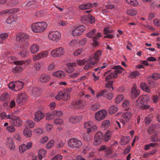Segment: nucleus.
<instances>
[{
    "mask_svg": "<svg viewBox=\"0 0 160 160\" xmlns=\"http://www.w3.org/2000/svg\"><path fill=\"white\" fill-rule=\"evenodd\" d=\"M102 54V51L98 50L95 52L94 56H91L87 60L86 64L84 67V69L87 70L89 68L92 67L98 62Z\"/></svg>",
    "mask_w": 160,
    "mask_h": 160,
    "instance_id": "f257e3e1",
    "label": "nucleus"
},
{
    "mask_svg": "<svg viewBox=\"0 0 160 160\" xmlns=\"http://www.w3.org/2000/svg\"><path fill=\"white\" fill-rule=\"evenodd\" d=\"M47 25L44 22H37L32 23L31 26L32 31L35 33L43 32L47 28Z\"/></svg>",
    "mask_w": 160,
    "mask_h": 160,
    "instance_id": "f03ea898",
    "label": "nucleus"
},
{
    "mask_svg": "<svg viewBox=\"0 0 160 160\" xmlns=\"http://www.w3.org/2000/svg\"><path fill=\"white\" fill-rule=\"evenodd\" d=\"M149 100V97L147 95L142 96L139 97L138 100L136 101L137 105L139 108L142 109H148L150 106L147 104V102Z\"/></svg>",
    "mask_w": 160,
    "mask_h": 160,
    "instance_id": "7ed1b4c3",
    "label": "nucleus"
},
{
    "mask_svg": "<svg viewBox=\"0 0 160 160\" xmlns=\"http://www.w3.org/2000/svg\"><path fill=\"white\" fill-rule=\"evenodd\" d=\"M68 146L74 149H78L82 146V142L76 138H72L70 139L68 142Z\"/></svg>",
    "mask_w": 160,
    "mask_h": 160,
    "instance_id": "20e7f679",
    "label": "nucleus"
},
{
    "mask_svg": "<svg viewBox=\"0 0 160 160\" xmlns=\"http://www.w3.org/2000/svg\"><path fill=\"white\" fill-rule=\"evenodd\" d=\"M29 36L24 33L20 32L16 37L17 41L21 42L23 44H25L28 41Z\"/></svg>",
    "mask_w": 160,
    "mask_h": 160,
    "instance_id": "39448f33",
    "label": "nucleus"
},
{
    "mask_svg": "<svg viewBox=\"0 0 160 160\" xmlns=\"http://www.w3.org/2000/svg\"><path fill=\"white\" fill-rule=\"evenodd\" d=\"M84 126L85 128L87 129V131L88 134L91 132L96 131L98 128V126L96 125H93V123L91 121L85 122Z\"/></svg>",
    "mask_w": 160,
    "mask_h": 160,
    "instance_id": "423d86ee",
    "label": "nucleus"
},
{
    "mask_svg": "<svg viewBox=\"0 0 160 160\" xmlns=\"http://www.w3.org/2000/svg\"><path fill=\"white\" fill-rule=\"evenodd\" d=\"M61 34L58 32H51L48 36V38L50 40L52 41L57 42H58L60 39Z\"/></svg>",
    "mask_w": 160,
    "mask_h": 160,
    "instance_id": "0eeeda50",
    "label": "nucleus"
},
{
    "mask_svg": "<svg viewBox=\"0 0 160 160\" xmlns=\"http://www.w3.org/2000/svg\"><path fill=\"white\" fill-rule=\"evenodd\" d=\"M64 53V51L62 47L54 49L51 52V56L54 58L60 57Z\"/></svg>",
    "mask_w": 160,
    "mask_h": 160,
    "instance_id": "6e6552de",
    "label": "nucleus"
},
{
    "mask_svg": "<svg viewBox=\"0 0 160 160\" xmlns=\"http://www.w3.org/2000/svg\"><path fill=\"white\" fill-rule=\"evenodd\" d=\"M85 29V27L83 25L76 27L72 31V35L74 37L80 35L84 32Z\"/></svg>",
    "mask_w": 160,
    "mask_h": 160,
    "instance_id": "1a4fd4ad",
    "label": "nucleus"
},
{
    "mask_svg": "<svg viewBox=\"0 0 160 160\" xmlns=\"http://www.w3.org/2000/svg\"><path fill=\"white\" fill-rule=\"evenodd\" d=\"M86 105V102L85 101L79 100L77 102H72L70 106L72 108L82 109Z\"/></svg>",
    "mask_w": 160,
    "mask_h": 160,
    "instance_id": "9d476101",
    "label": "nucleus"
},
{
    "mask_svg": "<svg viewBox=\"0 0 160 160\" xmlns=\"http://www.w3.org/2000/svg\"><path fill=\"white\" fill-rule=\"evenodd\" d=\"M107 114L105 110H100L97 112L95 115V118L98 121H101L104 119Z\"/></svg>",
    "mask_w": 160,
    "mask_h": 160,
    "instance_id": "9b49d317",
    "label": "nucleus"
},
{
    "mask_svg": "<svg viewBox=\"0 0 160 160\" xmlns=\"http://www.w3.org/2000/svg\"><path fill=\"white\" fill-rule=\"evenodd\" d=\"M70 97L69 94L68 92H59L55 96V98L58 100L61 99L67 100Z\"/></svg>",
    "mask_w": 160,
    "mask_h": 160,
    "instance_id": "f8f14e48",
    "label": "nucleus"
},
{
    "mask_svg": "<svg viewBox=\"0 0 160 160\" xmlns=\"http://www.w3.org/2000/svg\"><path fill=\"white\" fill-rule=\"evenodd\" d=\"M139 94V91L136 85H134L132 88L131 92V97L132 99H134L137 97Z\"/></svg>",
    "mask_w": 160,
    "mask_h": 160,
    "instance_id": "ddd939ff",
    "label": "nucleus"
},
{
    "mask_svg": "<svg viewBox=\"0 0 160 160\" xmlns=\"http://www.w3.org/2000/svg\"><path fill=\"white\" fill-rule=\"evenodd\" d=\"M131 113L129 112L123 113L122 114V119L123 121V123L124 124L128 122L131 118Z\"/></svg>",
    "mask_w": 160,
    "mask_h": 160,
    "instance_id": "4468645a",
    "label": "nucleus"
},
{
    "mask_svg": "<svg viewBox=\"0 0 160 160\" xmlns=\"http://www.w3.org/2000/svg\"><path fill=\"white\" fill-rule=\"evenodd\" d=\"M68 68L65 69V72L70 73L75 70L74 67L76 66V64L75 62L68 63L67 64Z\"/></svg>",
    "mask_w": 160,
    "mask_h": 160,
    "instance_id": "2eb2a0df",
    "label": "nucleus"
},
{
    "mask_svg": "<svg viewBox=\"0 0 160 160\" xmlns=\"http://www.w3.org/2000/svg\"><path fill=\"white\" fill-rule=\"evenodd\" d=\"M44 116L42 112L40 111H38L35 113L34 121L36 122H39L44 118Z\"/></svg>",
    "mask_w": 160,
    "mask_h": 160,
    "instance_id": "dca6fc26",
    "label": "nucleus"
},
{
    "mask_svg": "<svg viewBox=\"0 0 160 160\" xmlns=\"http://www.w3.org/2000/svg\"><path fill=\"white\" fill-rule=\"evenodd\" d=\"M82 117L80 116H74L70 118L69 121L72 123L79 122L82 119Z\"/></svg>",
    "mask_w": 160,
    "mask_h": 160,
    "instance_id": "f3484780",
    "label": "nucleus"
},
{
    "mask_svg": "<svg viewBox=\"0 0 160 160\" xmlns=\"http://www.w3.org/2000/svg\"><path fill=\"white\" fill-rule=\"evenodd\" d=\"M39 46L36 44H33L30 46V51L33 54L36 53L38 51Z\"/></svg>",
    "mask_w": 160,
    "mask_h": 160,
    "instance_id": "a211bd4d",
    "label": "nucleus"
},
{
    "mask_svg": "<svg viewBox=\"0 0 160 160\" xmlns=\"http://www.w3.org/2000/svg\"><path fill=\"white\" fill-rule=\"evenodd\" d=\"M118 110L117 106L116 105H113L109 107L108 112L109 114L112 115L116 113Z\"/></svg>",
    "mask_w": 160,
    "mask_h": 160,
    "instance_id": "6ab92c4d",
    "label": "nucleus"
},
{
    "mask_svg": "<svg viewBox=\"0 0 160 160\" xmlns=\"http://www.w3.org/2000/svg\"><path fill=\"white\" fill-rule=\"evenodd\" d=\"M50 80V76L48 75L44 74L42 75L40 78V81L43 83L48 82Z\"/></svg>",
    "mask_w": 160,
    "mask_h": 160,
    "instance_id": "aec40b11",
    "label": "nucleus"
},
{
    "mask_svg": "<svg viewBox=\"0 0 160 160\" xmlns=\"http://www.w3.org/2000/svg\"><path fill=\"white\" fill-rule=\"evenodd\" d=\"M92 7L93 5L91 3H83L81 4L79 6V8L81 10H84L91 8Z\"/></svg>",
    "mask_w": 160,
    "mask_h": 160,
    "instance_id": "412c9836",
    "label": "nucleus"
},
{
    "mask_svg": "<svg viewBox=\"0 0 160 160\" xmlns=\"http://www.w3.org/2000/svg\"><path fill=\"white\" fill-rule=\"evenodd\" d=\"M6 143L10 149H12L14 148L15 145L13 142L12 138H8Z\"/></svg>",
    "mask_w": 160,
    "mask_h": 160,
    "instance_id": "4be33fe9",
    "label": "nucleus"
},
{
    "mask_svg": "<svg viewBox=\"0 0 160 160\" xmlns=\"http://www.w3.org/2000/svg\"><path fill=\"white\" fill-rule=\"evenodd\" d=\"M113 69L114 71L113 72L117 75V77L118 74L121 73L124 70V69L120 66H115L114 67Z\"/></svg>",
    "mask_w": 160,
    "mask_h": 160,
    "instance_id": "5701e85b",
    "label": "nucleus"
},
{
    "mask_svg": "<svg viewBox=\"0 0 160 160\" xmlns=\"http://www.w3.org/2000/svg\"><path fill=\"white\" fill-rule=\"evenodd\" d=\"M160 128V125L158 124L151 125L148 130V132L149 134L153 133L155 131V128Z\"/></svg>",
    "mask_w": 160,
    "mask_h": 160,
    "instance_id": "b1692460",
    "label": "nucleus"
},
{
    "mask_svg": "<svg viewBox=\"0 0 160 160\" xmlns=\"http://www.w3.org/2000/svg\"><path fill=\"white\" fill-rule=\"evenodd\" d=\"M65 75V73L62 71H57L53 73L54 76L60 78H63Z\"/></svg>",
    "mask_w": 160,
    "mask_h": 160,
    "instance_id": "393cba45",
    "label": "nucleus"
},
{
    "mask_svg": "<svg viewBox=\"0 0 160 160\" xmlns=\"http://www.w3.org/2000/svg\"><path fill=\"white\" fill-rule=\"evenodd\" d=\"M112 131L109 130L107 131L104 134V140L106 141H108L112 135Z\"/></svg>",
    "mask_w": 160,
    "mask_h": 160,
    "instance_id": "a878e982",
    "label": "nucleus"
},
{
    "mask_svg": "<svg viewBox=\"0 0 160 160\" xmlns=\"http://www.w3.org/2000/svg\"><path fill=\"white\" fill-rule=\"evenodd\" d=\"M32 95L35 98L39 96L40 94V90L39 88H33L32 89Z\"/></svg>",
    "mask_w": 160,
    "mask_h": 160,
    "instance_id": "bb28decb",
    "label": "nucleus"
},
{
    "mask_svg": "<svg viewBox=\"0 0 160 160\" xmlns=\"http://www.w3.org/2000/svg\"><path fill=\"white\" fill-rule=\"evenodd\" d=\"M140 87L143 91L148 93H149L151 92L150 88L145 83H141L140 85Z\"/></svg>",
    "mask_w": 160,
    "mask_h": 160,
    "instance_id": "cd10ccee",
    "label": "nucleus"
},
{
    "mask_svg": "<svg viewBox=\"0 0 160 160\" xmlns=\"http://www.w3.org/2000/svg\"><path fill=\"white\" fill-rule=\"evenodd\" d=\"M84 54V51L81 48L76 49L73 53V55L76 57L79 55L82 56Z\"/></svg>",
    "mask_w": 160,
    "mask_h": 160,
    "instance_id": "c85d7f7f",
    "label": "nucleus"
},
{
    "mask_svg": "<svg viewBox=\"0 0 160 160\" xmlns=\"http://www.w3.org/2000/svg\"><path fill=\"white\" fill-rule=\"evenodd\" d=\"M15 90L18 91L21 89L23 87V83L22 82L16 81L15 82Z\"/></svg>",
    "mask_w": 160,
    "mask_h": 160,
    "instance_id": "c756f323",
    "label": "nucleus"
},
{
    "mask_svg": "<svg viewBox=\"0 0 160 160\" xmlns=\"http://www.w3.org/2000/svg\"><path fill=\"white\" fill-rule=\"evenodd\" d=\"M23 134L27 138L31 137L32 136L31 130L28 128H26L23 130Z\"/></svg>",
    "mask_w": 160,
    "mask_h": 160,
    "instance_id": "7c9ffc66",
    "label": "nucleus"
},
{
    "mask_svg": "<svg viewBox=\"0 0 160 160\" xmlns=\"http://www.w3.org/2000/svg\"><path fill=\"white\" fill-rule=\"evenodd\" d=\"M126 2L127 3L133 7L139 5V2L137 0H126Z\"/></svg>",
    "mask_w": 160,
    "mask_h": 160,
    "instance_id": "2f4dec72",
    "label": "nucleus"
},
{
    "mask_svg": "<svg viewBox=\"0 0 160 160\" xmlns=\"http://www.w3.org/2000/svg\"><path fill=\"white\" fill-rule=\"evenodd\" d=\"M12 124L19 127L22 124V122L19 118L16 117V118L12 122Z\"/></svg>",
    "mask_w": 160,
    "mask_h": 160,
    "instance_id": "473e14b6",
    "label": "nucleus"
},
{
    "mask_svg": "<svg viewBox=\"0 0 160 160\" xmlns=\"http://www.w3.org/2000/svg\"><path fill=\"white\" fill-rule=\"evenodd\" d=\"M110 122L109 120H105L102 123L101 127L104 129H107L110 125Z\"/></svg>",
    "mask_w": 160,
    "mask_h": 160,
    "instance_id": "72a5a7b5",
    "label": "nucleus"
},
{
    "mask_svg": "<svg viewBox=\"0 0 160 160\" xmlns=\"http://www.w3.org/2000/svg\"><path fill=\"white\" fill-rule=\"evenodd\" d=\"M17 111H15L12 112L10 114L7 115L6 118L7 119L12 120V122H13V120H14L16 118V116L17 114Z\"/></svg>",
    "mask_w": 160,
    "mask_h": 160,
    "instance_id": "f704fd0d",
    "label": "nucleus"
},
{
    "mask_svg": "<svg viewBox=\"0 0 160 160\" xmlns=\"http://www.w3.org/2000/svg\"><path fill=\"white\" fill-rule=\"evenodd\" d=\"M102 36L101 34L100 33L98 32L95 37L93 38V45L95 46H97L99 44V43L97 41V40L99 37Z\"/></svg>",
    "mask_w": 160,
    "mask_h": 160,
    "instance_id": "c9c22d12",
    "label": "nucleus"
},
{
    "mask_svg": "<svg viewBox=\"0 0 160 160\" xmlns=\"http://www.w3.org/2000/svg\"><path fill=\"white\" fill-rule=\"evenodd\" d=\"M117 78V75L114 73L113 72L108 74L106 77L105 80L106 82H108V81L110 79H112Z\"/></svg>",
    "mask_w": 160,
    "mask_h": 160,
    "instance_id": "e433bc0d",
    "label": "nucleus"
},
{
    "mask_svg": "<svg viewBox=\"0 0 160 160\" xmlns=\"http://www.w3.org/2000/svg\"><path fill=\"white\" fill-rule=\"evenodd\" d=\"M44 63L42 62H39L35 63L34 65V68L36 71H39L41 67L43 65Z\"/></svg>",
    "mask_w": 160,
    "mask_h": 160,
    "instance_id": "4c0bfd02",
    "label": "nucleus"
},
{
    "mask_svg": "<svg viewBox=\"0 0 160 160\" xmlns=\"http://www.w3.org/2000/svg\"><path fill=\"white\" fill-rule=\"evenodd\" d=\"M137 13V11L134 9H130L127 11V14L131 16L135 15Z\"/></svg>",
    "mask_w": 160,
    "mask_h": 160,
    "instance_id": "58836bf2",
    "label": "nucleus"
},
{
    "mask_svg": "<svg viewBox=\"0 0 160 160\" xmlns=\"http://www.w3.org/2000/svg\"><path fill=\"white\" fill-rule=\"evenodd\" d=\"M17 20V16L15 15H12L10 18H8L6 22L10 24L13 22L16 21Z\"/></svg>",
    "mask_w": 160,
    "mask_h": 160,
    "instance_id": "ea45409f",
    "label": "nucleus"
},
{
    "mask_svg": "<svg viewBox=\"0 0 160 160\" xmlns=\"http://www.w3.org/2000/svg\"><path fill=\"white\" fill-rule=\"evenodd\" d=\"M46 152V151L45 150L43 149L40 150L38 152V158L40 160L42 159V157L45 155Z\"/></svg>",
    "mask_w": 160,
    "mask_h": 160,
    "instance_id": "a19ab883",
    "label": "nucleus"
},
{
    "mask_svg": "<svg viewBox=\"0 0 160 160\" xmlns=\"http://www.w3.org/2000/svg\"><path fill=\"white\" fill-rule=\"evenodd\" d=\"M130 138L128 137H123L121 139V144L124 145L128 143L129 141Z\"/></svg>",
    "mask_w": 160,
    "mask_h": 160,
    "instance_id": "79ce46f5",
    "label": "nucleus"
},
{
    "mask_svg": "<svg viewBox=\"0 0 160 160\" xmlns=\"http://www.w3.org/2000/svg\"><path fill=\"white\" fill-rule=\"evenodd\" d=\"M104 34L107 35L105 38H113V36L112 35L108 34V33H111L112 32L111 31L108 30L107 28H105L104 29Z\"/></svg>",
    "mask_w": 160,
    "mask_h": 160,
    "instance_id": "37998d69",
    "label": "nucleus"
},
{
    "mask_svg": "<svg viewBox=\"0 0 160 160\" xmlns=\"http://www.w3.org/2000/svg\"><path fill=\"white\" fill-rule=\"evenodd\" d=\"M98 34V33L97 34L96 30L93 29L89 32L87 34V35L88 37L91 38L93 36H94V37H95L96 35Z\"/></svg>",
    "mask_w": 160,
    "mask_h": 160,
    "instance_id": "c03bdc74",
    "label": "nucleus"
},
{
    "mask_svg": "<svg viewBox=\"0 0 160 160\" xmlns=\"http://www.w3.org/2000/svg\"><path fill=\"white\" fill-rule=\"evenodd\" d=\"M10 98L9 95L6 92L2 94L0 97V101H3Z\"/></svg>",
    "mask_w": 160,
    "mask_h": 160,
    "instance_id": "a18cd8bd",
    "label": "nucleus"
},
{
    "mask_svg": "<svg viewBox=\"0 0 160 160\" xmlns=\"http://www.w3.org/2000/svg\"><path fill=\"white\" fill-rule=\"evenodd\" d=\"M69 45L70 47H78V45L77 40L75 39H73L69 43Z\"/></svg>",
    "mask_w": 160,
    "mask_h": 160,
    "instance_id": "49530a36",
    "label": "nucleus"
},
{
    "mask_svg": "<svg viewBox=\"0 0 160 160\" xmlns=\"http://www.w3.org/2000/svg\"><path fill=\"white\" fill-rule=\"evenodd\" d=\"M23 70V68L20 66H17L12 69V71L14 73L20 72Z\"/></svg>",
    "mask_w": 160,
    "mask_h": 160,
    "instance_id": "de8ad7c7",
    "label": "nucleus"
},
{
    "mask_svg": "<svg viewBox=\"0 0 160 160\" xmlns=\"http://www.w3.org/2000/svg\"><path fill=\"white\" fill-rule=\"evenodd\" d=\"M25 124L27 127H28L30 128H33L35 125V124L32 121L30 120L27 121Z\"/></svg>",
    "mask_w": 160,
    "mask_h": 160,
    "instance_id": "09e8293b",
    "label": "nucleus"
},
{
    "mask_svg": "<svg viewBox=\"0 0 160 160\" xmlns=\"http://www.w3.org/2000/svg\"><path fill=\"white\" fill-rule=\"evenodd\" d=\"M26 145L25 144H22L19 146V152L20 153H23L26 150Z\"/></svg>",
    "mask_w": 160,
    "mask_h": 160,
    "instance_id": "8fccbe9b",
    "label": "nucleus"
},
{
    "mask_svg": "<svg viewBox=\"0 0 160 160\" xmlns=\"http://www.w3.org/2000/svg\"><path fill=\"white\" fill-rule=\"evenodd\" d=\"M124 98V97L122 95H119L115 98V101L117 103H119L122 101Z\"/></svg>",
    "mask_w": 160,
    "mask_h": 160,
    "instance_id": "3c124183",
    "label": "nucleus"
},
{
    "mask_svg": "<svg viewBox=\"0 0 160 160\" xmlns=\"http://www.w3.org/2000/svg\"><path fill=\"white\" fill-rule=\"evenodd\" d=\"M151 140L153 142H157L158 141H160V138L159 139L157 134H154L151 138Z\"/></svg>",
    "mask_w": 160,
    "mask_h": 160,
    "instance_id": "603ef678",
    "label": "nucleus"
},
{
    "mask_svg": "<svg viewBox=\"0 0 160 160\" xmlns=\"http://www.w3.org/2000/svg\"><path fill=\"white\" fill-rule=\"evenodd\" d=\"M139 73L137 71H134L132 72L129 75V77L131 78H133L137 77L139 76Z\"/></svg>",
    "mask_w": 160,
    "mask_h": 160,
    "instance_id": "864d4df0",
    "label": "nucleus"
},
{
    "mask_svg": "<svg viewBox=\"0 0 160 160\" xmlns=\"http://www.w3.org/2000/svg\"><path fill=\"white\" fill-rule=\"evenodd\" d=\"M152 120V115H149L146 117L145 119V121L146 124L149 125Z\"/></svg>",
    "mask_w": 160,
    "mask_h": 160,
    "instance_id": "5fc2aeb1",
    "label": "nucleus"
},
{
    "mask_svg": "<svg viewBox=\"0 0 160 160\" xmlns=\"http://www.w3.org/2000/svg\"><path fill=\"white\" fill-rule=\"evenodd\" d=\"M88 14L87 15L82 16L81 18V20L82 23H86L88 22Z\"/></svg>",
    "mask_w": 160,
    "mask_h": 160,
    "instance_id": "6e6d98bb",
    "label": "nucleus"
},
{
    "mask_svg": "<svg viewBox=\"0 0 160 160\" xmlns=\"http://www.w3.org/2000/svg\"><path fill=\"white\" fill-rule=\"evenodd\" d=\"M18 96L20 98V99H21L24 102H25L26 101L27 96L25 93H20L19 94Z\"/></svg>",
    "mask_w": 160,
    "mask_h": 160,
    "instance_id": "4d7b16f0",
    "label": "nucleus"
},
{
    "mask_svg": "<svg viewBox=\"0 0 160 160\" xmlns=\"http://www.w3.org/2000/svg\"><path fill=\"white\" fill-rule=\"evenodd\" d=\"M33 132L36 134H41L43 133V130L42 128H38L34 129Z\"/></svg>",
    "mask_w": 160,
    "mask_h": 160,
    "instance_id": "13d9d810",
    "label": "nucleus"
},
{
    "mask_svg": "<svg viewBox=\"0 0 160 160\" xmlns=\"http://www.w3.org/2000/svg\"><path fill=\"white\" fill-rule=\"evenodd\" d=\"M14 12L13 9H7L3 10L0 12V16H2L4 14L8 13H11Z\"/></svg>",
    "mask_w": 160,
    "mask_h": 160,
    "instance_id": "bf43d9fd",
    "label": "nucleus"
},
{
    "mask_svg": "<svg viewBox=\"0 0 160 160\" xmlns=\"http://www.w3.org/2000/svg\"><path fill=\"white\" fill-rule=\"evenodd\" d=\"M20 55L22 58L28 57L29 55V52L25 50L21 52Z\"/></svg>",
    "mask_w": 160,
    "mask_h": 160,
    "instance_id": "052dcab7",
    "label": "nucleus"
},
{
    "mask_svg": "<svg viewBox=\"0 0 160 160\" xmlns=\"http://www.w3.org/2000/svg\"><path fill=\"white\" fill-rule=\"evenodd\" d=\"M6 129L8 132H13L16 130V129L14 128V126L12 125L7 126Z\"/></svg>",
    "mask_w": 160,
    "mask_h": 160,
    "instance_id": "680f3d73",
    "label": "nucleus"
},
{
    "mask_svg": "<svg viewBox=\"0 0 160 160\" xmlns=\"http://www.w3.org/2000/svg\"><path fill=\"white\" fill-rule=\"evenodd\" d=\"M54 143V142L53 140H52L50 141L46 146L47 148L48 149L51 148L53 146Z\"/></svg>",
    "mask_w": 160,
    "mask_h": 160,
    "instance_id": "e2e57ef3",
    "label": "nucleus"
},
{
    "mask_svg": "<svg viewBox=\"0 0 160 160\" xmlns=\"http://www.w3.org/2000/svg\"><path fill=\"white\" fill-rule=\"evenodd\" d=\"M79 75V72H77L74 73H72L69 75V77L70 78L72 79H74L77 77Z\"/></svg>",
    "mask_w": 160,
    "mask_h": 160,
    "instance_id": "0e129e2a",
    "label": "nucleus"
},
{
    "mask_svg": "<svg viewBox=\"0 0 160 160\" xmlns=\"http://www.w3.org/2000/svg\"><path fill=\"white\" fill-rule=\"evenodd\" d=\"M78 45V47L83 46L85 44L86 40L85 39H83L79 40H77Z\"/></svg>",
    "mask_w": 160,
    "mask_h": 160,
    "instance_id": "69168bd1",
    "label": "nucleus"
},
{
    "mask_svg": "<svg viewBox=\"0 0 160 160\" xmlns=\"http://www.w3.org/2000/svg\"><path fill=\"white\" fill-rule=\"evenodd\" d=\"M90 149L89 147L88 146H85L82 148V153L83 154H85L89 151Z\"/></svg>",
    "mask_w": 160,
    "mask_h": 160,
    "instance_id": "338daca9",
    "label": "nucleus"
},
{
    "mask_svg": "<svg viewBox=\"0 0 160 160\" xmlns=\"http://www.w3.org/2000/svg\"><path fill=\"white\" fill-rule=\"evenodd\" d=\"M54 123L56 124L62 125L63 124V121L62 119L58 118L55 120Z\"/></svg>",
    "mask_w": 160,
    "mask_h": 160,
    "instance_id": "774afa93",
    "label": "nucleus"
}]
</instances>
